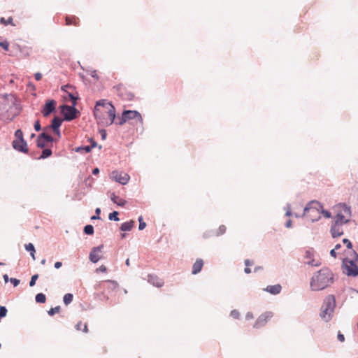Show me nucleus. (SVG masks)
Instances as JSON below:
<instances>
[{"instance_id": "6", "label": "nucleus", "mask_w": 358, "mask_h": 358, "mask_svg": "<svg viewBox=\"0 0 358 358\" xmlns=\"http://www.w3.org/2000/svg\"><path fill=\"white\" fill-rule=\"evenodd\" d=\"M335 307V298L333 295H329L324 301V303L321 308V317L328 322L331 319L332 313Z\"/></svg>"}, {"instance_id": "13", "label": "nucleus", "mask_w": 358, "mask_h": 358, "mask_svg": "<svg viewBox=\"0 0 358 358\" xmlns=\"http://www.w3.org/2000/svg\"><path fill=\"white\" fill-rule=\"evenodd\" d=\"M315 253L313 250L309 249L306 251L305 253V263L309 264L313 266H317L320 264V262L319 259H315L314 258Z\"/></svg>"}, {"instance_id": "37", "label": "nucleus", "mask_w": 358, "mask_h": 358, "mask_svg": "<svg viewBox=\"0 0 358 358\" xmlns=\"http://www.w3.org/2000/svg\"><path fill=\"white\" fill-rule=\"evenodd\" d=\"M138 222H139V226H138V229L139 230H143L146 227V223L145 222L143 221V217L142 216H140L138 217Z\"/></svg>"}, {"instance_id": "44", "label": "nucleus", "mask_w": 358, "mask_h": 358, "mask_svg": "<svg viewBox=\"0 0 358 358\" xmlns=\"http://www.w3.org/2000/svg\"><path fill=\"white\" fill-rule=\"evenodd\" d=\"M343 242L345 244H346V246H347V248L349 249V251H350V250H352V243H351V242H350L348 239H347V238H344V239L343 240Z\"/></svg>"}, {"instance_id": "33", "label": "nucleus", "mask_w": 358, "mask_h": 358, "mask_svg": "<svg viewBox=\"0 0 358 358\" xmlns=\"http://www.w3.org/2000/svg\"><path fill=\"white\" fill-rule=\"evenodd\" d=\"M51 155H52V150L50 149H45L43 150L40 158L45 159V158L50 157Z\"/></svg>"}, {"instance_id": "50", "label": "nucleus", "mask_w": 358, "mask_h": 358, "mask_svg": "<svg viewBox=\"0 0 358 358\" xmlns=\"http://www.w3.org/2000/svg\"><path fill=\"white\" fill-rule=\"evenodd\" d=\"M10 281L13 284L14 287H16L20 284V280L16 278H10Z\"/></svg>"}, {"instance_id": "19", "label": "nucleus", "mask_w": 358, "mask_h": 358, "mask_svg": "<svg viewBox=\"0 0 358 358\" xmlns=\"http://www.w3.org/2000/svg\"><path fill=\"white\" fill-rule=\"evenodd\" d=\"M102 248L103 245H100L92 249L90 254V259L91 262L96 263L101 259L100 253L101 252Z\"/></svg>"}, {"instance_id": "21", "label": "nucleus", "mask_w": 358, "mask_h": 358, "mask_svg": "<svg viewBox=\"0 0 358 358\" xmlns=\"http://www.w3.org/2000/svg\"><path fill=\"white\" fill-rule=\"evenodd\" d=\"M65 20L66 25L67 26L73 25L78 27L80 24L79 18L75 15L66 16Z\"/></svg>"}, {"instance_id": "1", "label": "nucleus", "mask_w": 358, "mask_h": 358, "mask_svg": "<svg viewBox=\"0 0 358 358\" xmlns=\"http://www.w3.org/2000/svg\"><path fill=\"white\" fill-rule=\"evenodd\" d=\"M94 115L98 124L101 127H108L114 122L115 108L110 102L105 99H101L96 102L94 110Z\"/></svg>"}, {"instance_id": "48", "label": "nucleus", "mask_w": 358, "mask_h": 358, "mask_svg": "<svg viewBox=\"0 0 358 358\" xmlns=\"http://www.w3.org/2000/svg\"><path fill=\"white\" fill-rule=\"evenodd\" d=\"M90 75L92 78H95L96 80H98V79H99V76H98V74H97V72H96V70L91 71L90 72Z\"/></svg>"}, {"instance_id": "2", "label": "nucleus", "mask_w": 358, "mask_h": 358, "mask_svg": "<svg viewBox=\"0 0 358 358\" xmlns=\"http://www.w3.org/2000/svg\"><path fill=\"white\" fill-rule=\"evenodd\" d=\"M17 102L13 94H0V120H12L19 114Z\"/></svg>"}, {"instance_id": "55", "label": "nucleus", "mask_w": 358, "mask_h": 358, "mask_svg": "<svg viewBox=\"0 0 358 358\" xmlns=\"http://www.w3.org/2000/svg\"><path fill=\"white\" fill-rule=\"evenodd\" d=\"M100 133H101V134L102 138H103V139H105L106 136V130H104V129H101V130H100Z\"/></svg>"}, {"instance_id": "56", "label": "nucleus", "mask_w": 358, "mask_h": 358, "mask_svg": "<svg viewBox=\"0 0 358 358\" xmlns=\"http://www.w3.org/2000/svg\"><path fill=\"white\" fill-rule=\"evenodd\" d=\"M330 254L332 257H336V250L335 249H332L330 252Z\"/></svg>"}, {"instance_id": "8", "label": "nucleus", "mask_w": 358, "mask_h": 358, "mask_svg": "<svg viewBox=\"0 0 358 358\" xmlns=\"http://www.w3.org/2000/svg\"><path fill=\"white\" fill-rule=\"evenodd\" d=\"M129 120H134L136 123L143 124V117L136 110H124L122 117L118 118L116 124L123 125Z\"/></svg>"}, {"instance_id": "27", "label": "nucleus", "mask_w": 358, "mask_h": 358, "mask_svg": "<svg viewBox=\"0 0 358 358\" xmlns=\"http://www.w3.org/2000/svg\"><path fill=\"white\" fill-rule=\"evenodd\" d=\"M76 329L78 331H81L82 330L85 333H87L88 332L87 324L86 323L85 324H83L82 322H79L77 323V324L76 325Z\"/></svg>"}, {"instance_id": "64", "label": "nucleus", "mask_w": 358, "mask_h": 358, "mask_svg": "<svg viewBox=\"0 0 358 358\" xmlns=\"http://www.w3.org/2000/svg\"><path fill=\"white\" fill-rule=\"evenodd\" d=\"M286 215L287 216H290L291 215V212L289 210H287V213H286Z\"/></svg>"}, {"instance_id": "54", "label": "nucleus", "mask_w": 358, "mask_h": 358, "mask_svg": "<svg viewBox=\"0 0 358 358\" xmlns=\"http://www.w3.org/2000/svg\"><path fill=\"white\" fill-rule=\"evenodd\" d=\"M62 266V263L61 262H57L55 264V268H59Z\"/></svg>"}, {"instance_id": "15", "label": "nucleus", "mask_w": 358, "mask_h": 358, "mask_svg": "<svg viewBox=\"0 0 358 358\" xmlns=\"http://www.w3.org/2000/svg\"><path fill=\"white\" fill-rule=\"evenodd\" d=\"M345 223L335 220L331 228V233L333 237L341 236L343 234V225Z\"/></svg>"}, {"instance_id": "60", "label": "nucleus", "mask_w": 358, "mask_h": 358, "mask_svg": "<svg viewBox=\"0 0 358 358\" xmlns=\"http://www.w3.org/2000/svg\"><path fill=\"white\" fill-rule=\"evenodd\" d=\"M69 96L73 101H76L77 99V98L74 96L72 94H69Z\"/></svg>"}, {"instance_id": "32", "label": "nucleus", "mask_w": 358, "mask_h": 358, "mask_svg": "<svg viewBox=\"0 0 358 358\" xmlns=\"http://www.w3.org/2000/svg\"><path fill=\"white\" fill-rule=\"evenodd\" d=\"M84 232L86 234H88V235L93 234V233H94V227H93V226L90 225V224L86 225L85 227V228H84Z\"/></svg>"}, {"instance_id": "23", "label": "nucleus", "mask_w": 358, "mask_h": 358, "mask_svg": "<svg viewBox=\"0 0 358 358\" xmlns=\"http://www.w3.org/2000/svg\"><path fill=\"white\" fill-rule=\"evenodd\" d=\"M111 200L120 206H124L127 203V201L116 196L115 193H112L110 195Z\"/></svg>"}, {"instance_id": "41", "label": "nucleus", "mask_w": 358, "mask_h": 358, "mask_svg": "<svg viewBox=\"0 0 358 358\" xmlns=\"http://www.w3.org/2000/svg\"><path fill=\"white\" fill-rule=\"evenodd\" d=\"M15 136L16 139H24L23 138V133L20 129H17L15 133Z\"/></svg>"}, {"instance_id": "63", "label": "nucleus", "mask_w": 358, "mask_h": 358, "mask_svg": "<svg viewBox=\"0 0 358 358\" xmlns=\"http://www.w3.org/2000/svg\"><path fill=\"white\" fill-rule=\"evenodd\" d=\"M340 248H341V245L337 244L334 249H335L336 250L339 249Z\"/></svg>"}, {"instance_id": "17", "label": "nucleus", "mask_w": 358, "mask_h": 358, "mask_svg": "<svg viewBox=\"0 0 358 358\" xmlns=\"http://www.w3.org/2000/svg\"><path fill=\"white\" fill-rule=\"evenodd\" d=\"M13 148L20 151L24 153L28 152L27 144V142L24 139H15L13 141Z\"/></svg>"}, {"instance_id": "45", "label": "nucleus", "mask_w": 358, "mask_h": 358, "mask_svg": "<svg viewBox=\"0 0 358 358\" xmlns=\"http://www.w3.org/2000/svg\"><path fill=\"white\" fill-rule=\"evenodd\" d=\"M321 214H322L324 217H325L326 218H330L331 217V214L330 212L324 210L322 208L321 210Z\"/></svg>"}, {"instance_id": "31", "label": "nucleus", "mask_w": 358, "mask_h": 358, "mask_svg": "<svg viewBox=\"0 0 358 358\" xmlns=\"http://www.w3.org/2000/svg\"><path fill=\"white\" fill-rule=\"evenodd\" d=\"M73 298V296L72 294H70V293L66 294L64 296V303L66 305H69V303H71L72 302Z\"/></svg>"}, {"instance_id": "26", "label": "nucleus", "mask_w": 358, "mask_h": 358, "mask_svg": "<svg viewBox=\"0 0 358 358\" xmlns=\"http://www.w3.org/2000/svg\"><path fill=\"white\" fill-rule=\"evenodd\" d=\"M25 249L27 251L30 252V255H31L32 259L34 260H35L36 259V257H35V252H36V250H35L34 245L32 243L26 244L25 245Z\"/></svg>"}, {"instance_id": "24", "label": "nucleus", "mask_w": 358, "mask_h": 358, "mask_svg": "<svg viewBox=\"0 0 358 358\" xmlns=\"http://www.w3.org/2000/svg\"><path fill=\"white\" fill-rule=\"evenodd\" d=\"M149 282L155 285L156 287H160L163 285L164 282L162 280L158 278L157 276L150 275Z\"/></svg>"}, {"instance_id": "36", "label": "nucleus", "mask_w": 358, "mask_h": 358, "mask_svg": "<svg viewBox=\"0 0 358 358\" xmlns=\"http://www.w3.org/2000/svg\"><path fill=\"white\" fill-rule=\"evenodd\" d=\"M92 150V147L90 146V145H87V146H83V147H80L78 148L77 151L78 152H84L85 153H88L90 152V151Z\"/></svg>"}, {"instance_id": "53", "label": "nucleus", "mask_w": 358, "mask_h": 358, "mask_svg": "<svg viewBox=\"0 0 358 358\" xmlns=\"http://www.w3.org/2000/svg\"><path fill=\"white\" fill-rule=\"evenodd\" d=\"M34 77H35V79H36V80H41V78H42V74H41V73H38H38H36L34 74Z\"/></svg>"}, {"instance_id": "39", "label": "nucleus", "mask_w": 358, "mask_h": 358, "mask_svg": "<svg viewBox=\"0 0 358 358\" xmlns=\"http://www.w3.org/2000/svg\"><path fill=\"white\" fill-rule=\"evenodd\" d=\"M7 314V309L5 306H0V319L4 317Z\"/></svg>"}, {"instance_id": "16", "label": "nucleus", "mask_w": 358, "mask_h": 358, "mask_svg": "<svg viewBox=\"0 0 358 358\" xmlns=\"http://www.w3.org/2000/svg\"><path fill=\"white\" fill-rule=\"evenodd\" d=\"M54 138L46 132L41 134L37 139V145L38 148H43L46 145L47 143L52 142Z\"/></svg>"}, {"instance_id": "52", "label": "nucleus", "mask_w": 358, "mask_h": 358, "mask_svg": "<svg viewBox=\"0 0 358 358\" xmlns=\"http://www.w3.org/2000/svg\"><path fill=\"white\" fill-rule=\"evenodd\" d=\"M337 337H338V341L341 342H343L345 341V337H344L343 334H341L340 332H338Z\"/></svg>"}, {"instance_id": "47", "label": "nucleus", "mask_w": 358, "mask_h": 358, "mask_svg": "<svg viewBox=\"0 0 358 358\" xmlns=\"http://www.w3.org/2000/svg\"><path fill=\"white\" fill-rule=\"evenodd\" d=\"M96 271L105 273L107 271V268L104 265H101L98 268H96Z\"/></svg>"}, {"instance_id": "10", "label": "nucleus", "mask_w": 358, "mask_h": 358, "mask_svg": "<svg viewBox=\"0 0 358 358\" xmlns=\"http://www.w3.org/2000/svg\"><path fill=\"white\" fill-rule=\"evenodd\" d=\"M110 177L113 180L122 185H126L130 179V176L127 173L118 171H112Z\"/></svg>"}, {"instance_id": "5", "label": "nucleus", "mask_w": 358, "mask_h": 358, "mask_svg": "<svg viewBox=\"0 0 358 358\" xmlns=\"http://www.w3.org/2000/svg\"><path fill=\"white\" fill-rule=\"evenodd\" d=\"M322 208V206L318 201H312L304 208L303 215L311 222L318 220Z\"/></svg>"}, {"instance_id": "29", "label": "nucleus", "mask_w": 358, "mask_h": 358, "mask_svg": "<svg viewBox=\"0 0 358 358\" xmlns=\"http://www.w3.org/2000/svg\"><path fill=\"white\" fill-rule=\"evenodd\" d=\"M46 301V296L43 293H38L36 294V301L37 303H45Z\"/></svg>"}, {"instance_id": "9", "label": "nucleus", "mask_w": 358, "mask_h": 358, "mask_svg": "<svg viewBox=\"0 0 358 358\" xmlns=\"http://www.w3.org/2000/svg\"><path fill=\"white\" fill-rule=\"evenodd\" d=\"M61 112L64 116V120L71 121L76 119L79 113L78 110L74 106H69L64 105L61 107Z\"/></svg>"}, {"instance_id": "3", "label": "nucleus", "mask_w": 358, "mask_h": 358, "mask_svg": "<svg viewBox=\"0 0 358 358\" xmlns=\"http://www.w3.org/2000/svg\"><path fill=\"white\" fill-rule=\"evenodd\" d=\"M334 281V275L331 271L324 268L315 273L310 280V287L313 290L324 289L329 286Z\"/></svg>"}, {"instance_id": "34", "label": "nucleus", "mask_w": 358, "mask_h": 358, "mask_svg": "<svg viewBox=\"0 0 358 358\" xmlns=\"http://www.w3.org/2000/svg\"><path fill=\"white\" fill-rule=\"evenodd\" d=\"M108 218L110 220L118 221L119 220L118 212L114 211V212L110 213L108 215Z\"/></svg>"}, {"instance_id": "62", "label": "nucleus", "mask_w": 358, "mask_h": 358, "mask_svg": "<svg viewBox=\"0 0 358 358\" xmlns=\"http://www.w3.org/2000/svg\"><path fill=\"white\" fill-rule=\"evenodd\" d=\"M123 88V86L122 85H119L117 86V90L118 91H120Z\"/></svg>"}, {"instance_id": "42", "label": "nucleus", "mask_w": 358, "mask_h": 358, "mask_svg": "<svg viewBox=\"0 0 358 358\" xmlns=\"http://www.w3.org/2000/svg\"><path fill=\"white\" fill-rule=\"evenodd\" d=\"M226 227L224 225H221L217 231V235H222L226 232Z\"/></svg>"}, {"instance_id": "51", "label": "nucleus", "mask_w": 358, "mask_h": 358, "mask_svg": "<svg viewBox=\"0 0 358 358\" xmlns=\"http://www.w3.org/2000/svg\"><path fill=\"white\" fill-rule=\"evenodd\" d=\"M254 318V315L252 313L248 312L245 315V319L248 320H252Z\"/></svg>"}, {"instance_id": "59", "label": "nucleus", "mask_w": 358, "mask_h": 358, "mask_svg": "<svg viewBox=\"0 0 358 358\" xmlns=\"http://www.w3.org/2000/svg\"><path fill=\"white\" fill-rule=\"evenodd\" d=\"M291 225H292V221L289 220H288V221L287 222V223H286V227L289 228V227H291Z\"/></svg>"}, {"instance_id": "38", "label": "nucleus", "mask_w": 358, "mask_h": 358, "mask_svg": "<svg viewBox=\"0 0 358 358\" xmlns=\"http://www.w3.org/2000/svg\"><path fill=\"white\" fill-rule=\"evenodd\" d=\"M38 274H35V275H32V276H31V280H30V282H29V285H30L31 287H33V286H34V285H35V284H36V280L38 279Z\"/></svg>"}, {"instance_id": "25", "label": "nucleus", "mask_w": 358, "mask_h": 358, "mask_svg": "<svg viewBox=\"0 0 358 358\" xmlns=\"http://www.w3.org/2000/svg\"><path fill=\"white\" fill-rule=\"evenodd\" d=\"M134 222L133 220H130L129 222H126L122 224L120 229L122 231H130L134 227Z\"/></svg>"}, {"instance_id": "43", "label": "nucleus", "mask_w": 358, "mask_h": 358, "mask_svg": "<svg viewBox=\"0 0 358 358\" xmlns=\"http://www.w3.org/2000/svg\"><path fill=\"white\" fill-rule=\"evenodd\" d=\"M95 215L92 216L91 217L92 220H96V219H100L99 214L101 213V209L99 208H97L95 210Z\"/></svg>"}, {"instance_id": "61", "label": "nucleus", "mask_w": 358, "mask_h": 358, "mask_svg": "<svg viewBox=\"0 0 358 358\" xmlns=\"http://www.w3.org/2000/svg\"><path fill=\"white\" fill-rule=\"evenodd\" d=\"M91 142H92V145H91L92 148L96 147V143L92 140H91Z\"/></svg>"}, {"instance_id": "40", "label": "nucleus", "mask_w": 358, "mask_h": 358, "mask_svg": "<svg viewBox=\"0 0 358 358\" xmlns=\"http://www.w3.org/2000/svg\"><path fill=\"white\" fill-rule=\"evenodd\" d=\"M230 315L234 319H238L240 317V313L237 310H233L231 311Z\"/></svg>"}, {"instance_id": "20", "label": "nucleus", "mask_w": 358, "mask_h": 358, "mask_svg": "<svg viewBox=\"0 0 358 358\" xmlns=\"http://www.w3.org/2000/svg\"><path fill=\"white\" fill-rule=\"evenodd\" d=\"M203 264H204V262H203V259H197L192 266V273L193 275H196V274L199 273L201 271V269L203 266Z\"/></svg>"}, {"instance_id": "35", "label": "nucleus", "mask_w": 358, "mask_h": 358, "mask_svg": "<svg viewBox=\"0 0 358 358\" xmlns=\"http://www.w3.org/2000/svg\"><path fill=\"white\" fill-rule=\"evenodd\" d=\"M60 310V306H56L55 308H51L49 310H48V315H50V316H52L54 315L55 313H59Z\"/></svg>"}, {"instance_id": "7", "label": "nucleus", "mask_w": 358, "mask_h": 358, "mask_svg": "<svg viewBox=\"0 0 358 358\" xmlns=\"http://www.w3.org/2000/svg\"><path fill=\"white\" fill-rule=\"evenodd\" d=\"M334 212L336 213V220L341 222H348L351 216V210L345 204L339 203L334 206Z\"/></svg>"}, {"instance_id": "46", "label": "nucleus", "mask_w": 358, "mask_h": 358, "mask_svg": "<svg viewBox=\"0 0 358 358\" xmlns=\"http://www.w3.org/2000/svg\"><path fill=\"white\" fill-rule=\"evenodd\" d=\"M0 46L5 50H8L9 43L7 41H3L0 43Z\"/></svg>"}, {"instance_id": "11", "label": "nucleus", "mask_w": 358, "mask_h": 358, "mask_svg": "<svg viewBox=\"0 0 358 358\" xmlns=\"http://www.w3.org/2000/svg\"><path fill=\"white\" fill-rule=\"evenodd\" d=\"M273 317V313L265 312L257 319L254 324V328L259 329L264 327Z\"/></svg>"}, {"instance_id": "28", "label": "nucleus", "mask_w": 358, "mask_h": 358, "mask_svg": "<svg viewBox=\"0 0 358 358\" xmlns=\"http://www.w3.org/2000/svg\"><path fill=\"white\" fill-rule=\"evenodd\" d=\"M0 22L1 24H3L5 26L8 24L15 26V24L13 23V19L12 17H9L7 20H6L4 17H1Z\"/></svg>"}, {"instance_id": "14", "label": "nucleus", "mask_w": 358, "mask_h": 358, "mask_svg": "<svg viewBox=\"0 0 358 358\" xmlns=\"http://www.w3.org/2000/svg\"><path fill=\"white\" fill-rule=\"evenodd\" d=\"M56 105L57 102L55 100H48L41 110L43 115L48 117L51 113L55 110Z\"/></svg>"}, {"instance_id": "58", "label": "nucleus", "mask_w": 358, "mask_h": 358, "mask_svg": "<svg viewBox=\"0 0 358 358\" xmlns=\"http://www.w3.org/2000/svg\"><path fill=\"white\" fill-rule=\"evenodd\" d=\"M3 278L6 282H7L8 281V276L7 274L3 275Z\"/></svg>"}, {"instance_id": "4", "label": "nucleus", "mask_w": 358, "mask_h": 358, "mask_svg": "<svg viewBox=\"0 0 358 358\" xmlns=\"http://www.w3.org/2000/svg\"><path fill=\"white\" fill-rule=\"evenodd\" d=\"M343 273L350 276L358 275V255L355 250L348 251V256L343 261Z\"/></svg>"}, {"instance_id": "18", "label": "nucleus", "mask_w": 358, "mask_h": 358, "mask_svg": "<svg viewBox=\"0 0 358 358\" xmlns=\"http://www.w3.org/2000/svg\"><path fill=\"white\" fill-rule=\"evenodd\" d=\"M62 120L61 118L55 117L52 120L51 126L50 127L46 128L45 129L47 130V129H49L50 128L52 129L54 133L59 138H60L61 133H60L59 127L62 124Z\"/></svg>"}, {"instance_id": "57", "label": "nucleus", "mask_w": 358, "mask_h": 358, "mask_svg": "<svg viewBox=\"0 0 358 358\" xmlns=\"http://www.w3.org/2000/svg\"><path fill=\"white\" fill-rule=\"evenodd\" d=\"M99 173V169L98 168H95L92 171V173L94 175L98 174Z\"/></svg>"}, {"instance_id": "22", "label": "nucleus", "mask_w": 358, "mask_h": 358, "mask_svg": "<svg viewBox=\"0 0 358 358\" xmlns=\"http://www.w3.org/2000/svg\"><path fill=\"white\" fill-rule=\"evenodd\" d=\"M281 289V285L280 284H277L275 285L267 286L265 290L271 294H278L280 292Z\"/></svg>"}, {"instance_id": "30", "label": "nucleus", "mask_w": 358, "mask_h": 358, "mask_svg": "<svg viewBox=\"0 0 358 358\" xmlns=\"http://www.w3.org/2000/svg\"><path fill=\"white\" fill-rule=\"evenodd\" d=\"M245 264L246 266V267L245 268V270H244L245 273L247 274L250 273L251 270L249 268V266L254 265V262L251 261L250 259H246V260H245Z\"/></svg>"}, {"instance_id": "12", "label": "nucleus", "mask_w": 358, "mask_h": 358, "mask_svg": "<svg viewBox=\"0 0 358 358\" xmlns=\"http://www.w3.org/2000/svg\"><path fill=\"white\" fill-rule=\"evenodd\" d=\"M118 286V284L115 280H105L99 282L95 285L96 290H101V289H115Z\"/></svg>"}, {"instance_id": "49", "label": "nucleus", "mask_w": 358, "mask_h": 358, "mask_svg": "<svg viewBox=\"0 0 358 358\" xmlns=\"http://www.w3.org/2000/svg\"><path fill=\"white\" fill-rule=\"evenodd\" d=\"M34 129L36 131H40L41 129V124L39 120H37L34 124Z\"/></svg>"}]
</instances>
